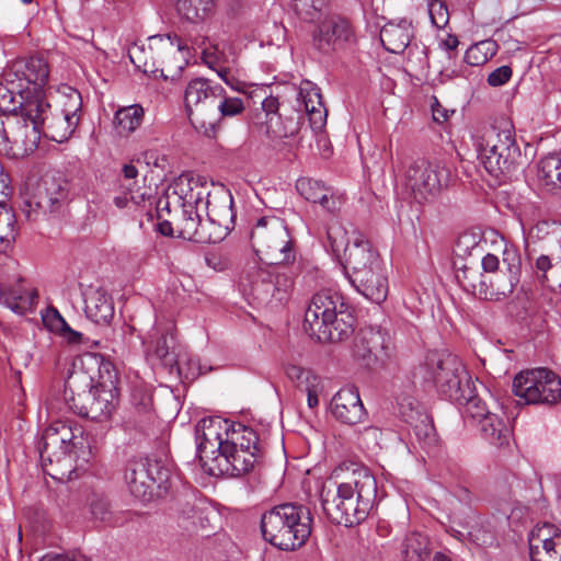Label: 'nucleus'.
<instances>
[{"mask_svg":"<svg viewBox=\"0 0 561 561\" xmlns=\"http://www.w3.org/2000/svg\"><path fill=\"white\" fill-rule=\"evenodd\" d=\"M224 450L214 457L221 473L240 477L250 472L257 460V453L224 445Z\"/></svg>","mask_w":561,"mask_h":561,"instance_id":"a878e982","label":"nucleus"},{"mask_svg":"<svg viewBox=\"0 0 561 561\" xmlns=\"http://www.w3.org/2000/svg\"><path fill=\"white\" fill-rule=\"evenodd\" d=\"M45 116L42 124V133L56 142L68 140L79 125L77 121L60 112L51 114L50 106L45 112Z\"/></svg>","mask_w":561,"mask_h":561,"instance_id":"2f4dec72","label":"nucleus"},{"mask_svg":"<svg viewBox=\"0 0 561 561\" xmlns=\"http://www.w3.org/2000/svg\"><path fill=\"white\" fill-rule=\"evenodd\" d=\"M405 422L411 425L413 436L420 447L430 456L438 451V437L433 421L426 413L415 412L407 416Z\"/></svg>","mask_w":561,"mask_h":561,"instance_id":"cd10ccee","label":"nucleus"},{"mask_svg":"<svg viewBox=\"0 0 561 561\" xmlns=\"http://www.w3.org/2000/svg\"><path fill=\"white\" fill-rule=\"evenodd\" d=\"M119 193L113 197V203L118 209H126L139 206L149 197V188H145L135 182L133 185L121 182L118 184Z\"/></svg>","mask_w":561,"mask_h":561,"instance_id":"58836bf2","label":"nucleus"},{"mask_svg":"<svg viewBox=\"0 0 561 561\" xmlns=\"http://www.w3.org/2000/svg\"><path fill=\"white\" fill-rule=\"evenodd\" d=\"M382 262L378 252L360 232H354L352 244L345 248L344 268L348 276H357L359 273L373 270L374 265Z\"/></svg>","mask_w":561,"mask_h":561,"instance_id":"b1692460","label":"nucleus"},{"mask_svg":"<svg viewBox=\"0 0 561 561\" xmlns=\"http://www.w3.org/2000/svg\"><path fill=\"white\" fill-rule=\"evenodd\" d=\"M37 449L44 471L53 478L57 473H71L75 463L89 462L92 457L82 427L71 421L50 423L43 432Z\"/></svg>","mask_w":561,"mask_h":561,"instance_id":"f03ea898","label":"nucleus"},{"mask_svg":"<svg viewBox=\"0 0 561 561\" xmlns=\"http://www.w3.org/2000/svg\"><path fill=\"white\" fill-rule=\"evenodd\" d=\"M257 442L259 437L252 428L242 424H232L229 439H227L226 445H231L234 448L238 447L259 454Z\"/></svg>","mask_w":561,"mask_h":561,"instance_id":"ea45409f","label":"nucleus"},{"mask_svg":"<svg viewBox=\"0 0 561 561\" xmlns=\"http://www.w3.org/2000/svg\"><path fill=\"white\" fill-rule=\"evenodd\" d=\"M413 37L411 22L401 20L399 23H388L380 31L382 46L392 54H401Z\"/></svg>","mask_w":561,"mask_h":561,"instance_id":"c85d7f7f","label":"nucleus"},{"mask_svg":"<svg viewBox=\"0 0 561 561\" xmlns=\"http://www.w3.org/2000/svg\"><path fill=\"white\" fill-rule=\"evenodd\" d=\"M49 103L42 101L38 96L24 95L19 101V112L8 115L9 141L13 145V153L10 156L25 154L33 152L39 142L43 119L46 117Z\"/></svg>","mask_w":561,"mask_h":561,"instance_id":"6e6552de","label":"nucleus"},{"mask_svg":"<svg viewBox=\"0 0 561 561\" xmlns=\"http://www.w3.org/2000/svg\"><path fill=\"white\" fill-rule=\"evenodd\" d=\"M474 146L481 164L496 179L510 178L520 163L515 128L507 119L484 128L476 136Z\"/></svg>","mask_w":561,"mask_h":561,"instance_id":"20e7f679","label":"nucleus"},{"mask_svg":"<svg viewBox=\"0 0 561 561\" xmlns=\"http://www.w3.org/2000/svg\"><path fill=\"white\" fill-rule=\"evenodd\" d=\"M522 272L520 255L516 248L505 244L502 252V270L484 276L480 297L486 300H503L511 296L519 283Z\"/></svg>","mask_w":561,"mask_h":561,"instance_id":"f3484780","label":"nucleus"},{"mask_svg":"<svg viewBox=\"0 0 561 561\" xmlns=\"http://www.w3.org/2000/svg\"><path fill=\"white\" fill-rule=\"evenodd\" d=\"M538 179L549 192L561 191V154L552 153L542 158L538 164Z\"/></svg>","mask_w":561,"mask_h":561,"instance_id":"72a5a7b5","label":"nucleus"},{"mask_svg":"<svg viewBox=\"0 0 561 561\" xmlns=\"http://www.w3.org/2000/svg\"><path fill=\"white\" fill-rule=\"evenodd\" d=\"M197 520H199V512L194 506L190 505L182 510L179 516V525L186 530H194L197 527Z\"/></svg>","mask_w":561,"mask_h":561,"instance_id":"0e129e2a","label":"nucleus"},{"mask_svg":"<svg viewBox=\"0 0 561 561\" xmlns=\"http://www.w3.org/2000/svg\"><path fill=\"white\" fill-rule=\"evenodd\" d=\"M358 293L374 304L383 302L389 294V283L387 271L378 274L368 280L366 286L360 287Z\"/></svg>","mask_w":561,"mask_h":561,"instance_id":"37998d69","label":"nucleus"},{"mask_svg":"<svg viewBox=\"0 0 561 561\" xmlns=\"http://www.w3.org/2000/svg\"><path fill=\"white\" fill-rule=\"evenodd\" d=\"M553 264L552 260L548 255H540L537 257L535 262V273L538 278L542 280H551V275H553Z\"/></svg>","mask_w":561,"mask_h":561,"instance_id":"680f3d73","label":"nucleus"},{"mask_svg":"<svg viewBox=\"0 0 561 561\" xmlns=\"http://www.w3.org/2000/svg\"><path fill=\"white\" fill-rule=\"evenodd\" d=\"M105 379L101 376L100 386H94V378L83 370L72 371L65 383L64 398L68 408L76 414L102 422L114 412L116 403L113 390L117 379L112 364H105Z\"/></svg>","mask_w":561,"mask_h":561,"instance_id":"7ed1b4c3","label":"nucleus"},{"mask_svg":"<svg viewBox=\"0 0 561 561\" xmlns=\"http://www.w3.org/2000/svg\"><path fill=\"white\" fill-rule=\"evenodd\" d=\"M330 407L333 416L343 424L355 425L362 423L367 416L358 389L355 386L341 388L333 396Z\"/></svg>","mask_w":561,"mask_h":561,"instance_id":"5701e85b","label":"nucleus"},{"mask_svg":"<svg viewBox=\"0 0 561 561\" xmlns=\"http://www.w3.org/2000/svg\"><path fill=\"white\" fill-rule=\"evenodd\" d=\"M8 116H0V153L10 156L13 153V145L9 141Z\"/></svg>","mask_w":561,"mask_h":561,"instance_id":"774afa93","label":"nucleus"},{"mask_svg":"<svg viewBox=\"0 0 561 561\" xmlns=\"http://www.w3.org/2000/svg\"><path fill=\"white\" fill-rule=\"evenodd\" d=\"M170 478L171 472L162 462L148 458L128 461L124 472L129 492L141 501H149L156 489L165 492L170 485Z\"/></svg>","mask_w":561,"mask_h":561,"instance_id":"f8f14e48","label":"nucleus"},{"mask_svg":"<svg viewBox=\"0 0 561 561\" xmlns=\"http://www.w3.org/2000/svg\"><path fill=\"white\" fill-rule=\"evenodd\" d=\"M20 98L18 92L0 87V111L3 113L16 114L19 111Z\"/></svg>","mask_w":561,"mask_h":561,"instance_id":"13d9d810","label":"nucleus"},{"mask_svg":"<svg viewBox=\"0 0 561 561\" xmlns=\"http://www.w3.org/2000/svg\"><path fill=\"white\" fill-rule=\"evenodd\" d=\"M297 15L307 22L313 21L329 3V0H291Z\"/></svg>","mask_w":561,"mask_h":561,"instance_id":"8fccbe9b","label":"nucleus"},{"mask_svg":"<svg viewBox=\"0 0 561 561\" xmlns=\"http://www.w3.org/2000/svg\"><path fill=\"white\" fill-rule=\"evenodd\" d=\"M455 277L459 285L467 291L477 293L480 295L481 284L484 282V276L478 271L477 267L463 265L458 267Z\"/></svg>","mask_w":561,"mask_h":561,"instance_id":"a18cd8bd","label":"nucleus"},{"mask_svg":"<svg viewBox=\"0 0 561 561\" xmlns=\"http://www.w3.org/2000/svg\"><path fill=\"white\" fill-rule=\"evenodd\" d=\"M299 193L309 202L319 203L327 194L328 187L321 182L311 179H300L296 184Z\"/></svg>","mask_w":561,"mask_h":561,"instance_id":"603ef678","label":"nucleus"},{"mask_svg":"<svg viewBox=\"0 0 561 561\" xmlns=\"http://www.w3.org/2000/svg\"><path fill=\"white\" fill-rule=\"evenodd\" d=\"M391 340L388 333L379 328L362 329L353 344V357L359 365L370 368L382 364L390 356Z\"/></svg>","mask_w":561,"mask_h":561,"instance_id":"aec40b11","label":"nucleus"},{"mask_svg":"<svg viewBox=\"0 0 561 561\" xmlns=\"http://www.w3.org/2000/svg\"><path fill=\"white\" fill-rule=\"evenodd\" d=\"M513 70L510 66H501L488 76V83L491 87H502L512 78Z\"/></svg>","mask_w":561,"mask_h":561,"instance_id":"e2e57ef3","label":"nucleus"},{"mask_svg":"<svg viewBox=\"0 0 561 561\" xmlns=\"http://www.w3.org/2000/svg\"><path fill=\"white\" fill-rule=\"evenodd\" d=\"M513 393L525 404L556 403L561 398V379L547 368L522 371L513 380Z\"/></svg>","mask_w":561,"mask_h":561,"instance_id":"ddd939ff","label":"nucleus"},{"mask_svg":"<svg viewBox=\"0 0 561 561\" xmlns=\"http://www.w3.org/2000/svg\"><path fill=\"white\" fill-rule=\"evenodd\" d=\"M232 424L219 416L201 420L195 426L197 455L203 461L214 459L224 450Z\"/></svg>","mask_w":561,"mask_h":561,"instance_id":"412c9836","label":"nucleus"},{"mask_svg":"<svg viewBox=\"0 0 561 561\" xmlns=\"http://www.w3.org/2000/svg\"><path fill=\"white\" fill-rule=\"evenodd\" d=\"M327 241L331 248V251L337 256L342 251L345 253V248L352 244V238H347L346 230L337 221H332L329 224L327 228Z\"/></svg>","mask_w":561,"mask_h":561,"instance_id":"de8ad7c7","label":"nucleus"},{"mask_svg":"<svg viewBox=\"0 0 561 561\" xmlns=\"http://www.w3.org/2000/svg\"><path fill=\"white\" fill-rule=\"evenodd\" d=\"M7 81L11 84L19 81L18 95L38 96L42 101L45 98L44 88L49 79V66L47 60L42 56H30L16 59L12 62L5 73Z\"/></svg>","mask_w":561,"mask_h":561,"instance_id":"2eb2a0df","label":"nucleus"},{"mask_svg":"<svg viewBox=\"0 0 561 561\" xmlns=\"http://www.w3.org/2000/svg\"><path fill=\"white\" fill-rule=\"evenodd\" d=\"M144 108L138 105L122 107L115 112L114 125L118 135L128 136L134 133L142 123Z\"/></svg>","mask_w":561,"mask_h":561,"instance_id":"c9c22d12","label":"nucleus"},{"mask_svg":"<svg viewBox=\"0 0 561 561\" xmlns=\"http://www.w3.org/2000/svg\"><path fill=\"white\" fill-rule=\"evenodd\" d=\"M354 317L343 297L332 290L313 295L305 313V328L320 341L337 342L353 332Z\"/></svg>","mask_w":561,"mask_h":561,"instance_id":"423d86ee","label":"nucleus"},{"mask_svg":"<svg viewBox=\"0 0 561 561\" xmlns=\"http://www.w3.org/2000/svg\"><path fill=\"white\" fill-rule=\"evenodd\" d=\"M287 377L296 382V386L301 390L308 383H314L319 377L314 375L311 370L305 369L297 365H289L286 368Z\"/></svg>","mask_w":561,"mask_h":561,"instance_id":"6e6d98bb","label":"nucleus"},{"mask_svg":"<svg viewBox=\"0 0 561 561\" xmlns=\"http://www.w3.org/2000/svg\"><path fill=\"white\" fill-rule=\"evenodd\" d=\"M260 129L270 139H284L294 137L299 130V121L295 117H283L280 114L273 119L262 121Z\"/></svg>","mask_w":561,"mask_h":561,"instance_id":"f704fd0d","label":"nucleus"},{"mask_svg":"<svg viewBox=\"0 0 561 561\" xmlns=\"http://www.w3.org/2000/svg\"><path fill=\"white\" fill-rule=\"evenodd\" d=\"M251 241L262 260L270 265L287 264L295 260L288 228L278 217H261L251 231Z\"/></svg>","mask_w":561,"mask_h":561,"instance_id":"9d476101","label":"nucleus"},{"mask_svg":"<svg viewBox=\"0 0 561 561\" xmlns=\"http://www.w3.org/2000/svg\"><path fill=\"white\" fill-rule=\"evenodd\" d=\"M322 507L330 520L352 527L364 522L373 510L377 497V481L367 469L353 473L351 481L339 483L335 490H323Z\"/></svg>","mask_w":561,"mask_h":561,"instance_id":"f257e3e1","label":"nucleus"},{"mask_svg":"<svg viewBox=\"0 0 561 561\" xmlns=\"http://www.w3.org/2000/svg\"><path fill=\"white\" fill-rule=\"evenodd\" d=\"M42 319L45 327L51 332L61 333L68 324L60 312L54 307H48L42 314Z\"/></svg>","mask_w":561,"mask_h":561,"instance_id":"4d7b16f0","label":"nucleus"},{"mask_svg":"<svg viewBox=\"0 0 561 561\" xmlns=\"http://www.w3.org/2000/svg\"><path fill=\"white\" fill-rule=\"evenodd\" d=\"M82 111V98L78 90L65 85L61 91V110L60 113L80 122Z\"/></svg>","mask_w":561,"mask_h":561,"instance_id":"c03bdc74","label":"nucleus"},{"mask_svg":"<svg viewBox=\"0 0 561 561\" xmlns=\"http://www.w3.org/2000/svg\"><path fill=\"white\" fill-rule=\"evenodd\" d=\"M179 16L192 24H204L216 12V0H174Z\"/></svg>","mask_w":561,"mask_h":561,"instance_id":"c756f323","label":"nucleus"},{"mask_svg":"<svg viewBox=\"0 0 561 561\" xmlns=\"http://www.w3.org/2000/svg\"><path fill=\"white\" fill-rule=\"evenodd\" d=\"M386 267L382 262L379 264H375L373 270H368L366 272L359 273L357 276H348V279L352 286L358 291L360 287L366 286L368 280L375 277L378 274L386 272Z\"/></svg>","mask_w":561,"mask_h":561,"instance_id":"bf43d9fd","label":"nucleus"},{"mask_svg":"<svg viewBox=\"0 0 561 561\" xmlns=\"http://www.w3.org/2000/svg\"><path fill=\"white\" fill-rule=\"evenodd\" d=\"M279 102L278 99L270 95L262 101V114L259 115L260 123L262 121L273 119L274 116H278Z\"/></svg>","mask_w":561,"mask_h":561,"instance_id":"69168bd1","label":"nucleus"},{"mask_svg":"<svg viewBox=\"0 0 561 561\" xmlns=\"http://www.w3.org/2000/svg\"><path fill=\"white\" fill-rule=\"evenodd\" d=\"M559 230H560V226L557 222L541 220V221H538L536 225H534L530 228L529 234L533 238L543 239V238L548 237L549 234L557 233Z\"/></svg>","mask_w":561,"mask_h":561,"instance_id":"052dcab7","label":"nucleus"},{"mask_svg":"<svg viewBox=\"0 0 561 561\" xmlns=\"http://www.w3.org/2000/svg\"><path fill=\"white\" fill-rule=\"evenodd\" d=\"M426 365L437 391L447 400L462 404L472 393L471 378L458 356L432 353Z\"/></svg>","mask_w":561,"mask_h":561,"instance_id":"9b49d317","label":"nucleus"},{"mask_svg":"<svg viewBox=\"0 0 561 561\" xmlns=\"http://www.w3.org/2000/svg\"><path fill=\"white\" fill-rule=\"evenodd\" d=\"M356 42L357 36L353 22L341 14L328 15L312 32L313 47L325 55L346 50Z\"/></svg>","mask_w":561,"mask_h":561,"instance_id":"dca6fc26","label":"nucleus"},{"mask_svg":"<svg viewBox=\"0 0 561 561\" xmlns=\"http://www.w3.org/2000/svg\"><path fill=\"white\" fill-rule=\"evenodd\" d=\"M528 543L530 561H561V530L553 524L535 526Z\"/></svg>","mask_w":561,"mask_h":561,"instance_id":"4be33fe9","label":"nucleus"},{"mask_svg":"<svg viewBox=\"0 0 561 561\" xmlns=\"http://www.w3.org/2000/svg\"><path fill=\"white\" fill-rule=\"evenodd\" d=\"M299 99L309 116L311 128L321 130L327 122V108L322 103L320 89L318 87L300 88Z\"/></svg>","mask_w":561,"mask_h":561,"instance_id":"473e14b6","label":"nucleus"},{"mask_svg":"<svg viewBox=\"0 0 561 561\" xmlns=\"http://www.w3.org/2000/svg\"><path fill=\"white\" fill-rule=\"evenodd\" d=\"M84 313L96 324H108L114 317V302L103 288L90 287L83 294Z\"/></svg>","mask_w":561,"mask_h":561,"instance_id":"bb28decb","label":"nucleus"},{"mask_svg":"<svg viewBox=\"0 0 561 561\" xmlns=\"http://www.w3.org/2000/svg\"><path fill=\"white\" fill-rule=\"evenodd\" d=\"M210 203L208 196H203L201 201L192 204H183L180 216L176 220L179 237L197 243H216L222 239V236H214L209 231L211 225H218L225 229L224 236L229 233L234 227L236 213L233 210V198L229 196L228 203H225L220 209L213 207L207 211V221L202 220V210H207Z\"/></svg>","mask_w":561,"mask_h":561,"instance_id":"0eeeda50","label":"nucleus"},{"mask_svg":"<svg viewBox=\"0 0 561 561\" xmlns=\"http://www.w3.org/2000/svg\"><path fill=\"white\" fill-rule=\"evenodd\" d=\"M244 110V104L242 99L236 96H226V92L224 91V95L218 99L216 102V117L217 123L220 118L225 117H233L241 114Z\"/></svg>","mask_w":561,"mask_h":561,"instance_id":"3c124183","label":"nucleus"},{"mask_svg":"<svg viewBox=\"0 0 561 561\" xmlns=\"http://www.w3.org/2000/svg\"><path fill=\"white\" fill-rule=\"evenodd\" d=\"M69 184L61 176H45L35 194V205L43 213L58 211L68 198Z\"/></svg>","mask_w":561,"mask_h":561,"instance_id":"393cba45","label":"nucleus"},{"mask_svg":"<svg viewBox=\"0 0 561 561\" xmlns=\"http://www.w3.org/2000/svg\"><path fill=\"white\" fill-rule=\"evenodd\" d=\"M461 405H465L466 416L476 421L477 423H480L481 419H484L491 412L485 402L479 397L474 396L473 392L463 399V403Z\"/></svg>","mask_w":561,"mask_h":561,"instance_id":"864d4df0","label":"nucleus"},{"mask_svg":"<svg viewBox=\"0 0 561 561\" xmlns=\"http://www.w3.org/2000/svg\"><path fill=\"white\" fill-rule=\"evenodd\" d=\"M203 196H209L206 179L188 172L182 173L165 194L157 201L158 217L161 218L163 213L170 214L173 206L181 210L183 204L195 203Z\"/></svg>","mask_w":561,"mask_h":561,"instance_id":"6ab92c4d","label":"nucleus"},{"mask_svg":"<svg viewBox=\"0 0 561 561\" xmlns=\"http://www.w3.org/2000/svg\"><path fill=\"white\" fill-rule=\"evenodd\" d=\"M311 528L310 511L295 503L276 505L261 517L263 538L284 551L302 547L311 535Z\"/></svg>","mask_w":561,"mask_h":561,"instance_id":"39448f33","label":"nucleus"},{"mask_svg":"<svg viewBox=\"0 0 561 561\" xmlns=\"http://www.w3.org/2000/svg\"><path fill=\"white\" fill-rule=\"evenodd\" d=\"M88 501L90 513L95 520L111 526L118 524L111 510V504L103 492L93 491Z\"/></svg>","mask_w":561,"mask_h":561,"instance_id":"a19ab883","label":"nucleus"},{"mask_svg":"<svg viewBox=\"0 0 561 561\" xmlns=\"http://www.w3.org/2000/svg\"><path fill=\"white\" fill-rule=\"evenodd\" d=\"M224 95V88L205 78L192 79L184 91V104L190 123L206 137L217 133L216 102Z\"/></svg>","mask_w":561,"mask_h":561,"instance_id":"1a4fd4ad","label":"nucleus"},{"mask_svg":"<svg viewBox=\"0 0 561 561\" xmlns=\"http://www.w3.org/2000/svg\"><path fill=\"white\" fill-rule=\"evenodd\" d=\"M495 43L483 41L472 45L465 54V60L470 66H481L495 55Z\"/></svg>","mask_w":561,"mask_h":561,"instance_id":"49530a36","label":"nucleus"},{"mask_svg":"<svg viewBox=\"0 0 561 561\" xmlns=\"http://www.w3.org/2000/svg\"><path fill=\"white\" fill-rule=\"evenodd\" d=\"M149 351L161 362L165 367L171 370L176 369L179 374H182V356L175 354L173 345V336L167 332H159L150 335Z\"/></svg>","mask_w":561,"mask_h":561,"instance_id":"7c9ffc66","label":"nucleus"},{"mask_svg":"<svg viewBox=\"0 0 561 561\" xmlns=\"http://www.w3.org/2000/svg\"><path fill=\"white\" fill-rule=\"evenodd\" d=\"M319 204L328 211H337L343 204V196L333 192L332 188L328 187L327 194L323 199H320Z\"/></svg>","mask_w":561,"mask_h":561,"instance_id":"338daca9","label":"nucleus"},{"mask_svg":"<svg viewBox=\"0 0 561 561\" xmlns=\"http://www.w3.org/2000/svg\"><path fill=\"white\" fill-rule=\"evenodd\" d=\"M483 436L491 444L502 446L508 440L510 430L505 421L496 413L490 412L481 422L478 423Z\"/></svg>","mask_w":561,"mask_h":561,"instance_id":"4c0bfd02","label":"nucleus"},{"mask_svg":"<svg viewBox=\"0 0 561 561\" xmlns=\"http://www.w3.org/2000/svg\"><path fill=\"white\" fill-rule=\"evenodd\" d=\"M15 224L12 209L0 204V244L9 245L15 239Z\"/></svg>","mask_w":561,"mask_h":561,"instance_id":"09e8293b","label":"nucleus"},{"mask_svg":"<svg viewBox=\"0 0 561 561\" xmlns=\"http://www.w3.org/2000/svg\"><path fill=\"white\" fill-rule=\"evenodd\" d=\"M403 554L405 561H424L428 554V539L419 533H411L404 539Z\"/></svg>","mask_w":561,"mask_h":561,"instance_id":"79ce46f5","label":"nucleus"},{"mask_svg":"<svg viewBox=\"0 0 561 561\" xmlns=\"http://www.w3.org/2000/svg\"><path fill=\"white\" fill-rule=\"evenodd\" d=\"M449 170L439 162L419 158L404 173V184L417 202L435 197L448 184Z\"/></svg>","mask_w":561,"mask_h":561,"instance_id":"4468645a","label":"nucleus"},{"mask_svg":"<svg viewBox=\"0 0 561 561\" xmlns=\"http://www.w3.org/2000/svg\"><path fill=\"white\" fill-rule=\"evenodd\" d=\"M427 8L432 24L436 28H444L449 22V12L446 3L443 0H430Z\"/></svg>","mask_w":561,"mask_h":561,"instance_id":"5fc2aeb1","label":"nucleus"},{"mask_svg":"<svg viewBox=\"0 0 561 561\" xmlns=\"http://www.w3.org/2000/svg\"><path fill=\"white\" fill-rule=\"evenodd\" d=\"M174 43L170 35L152 36L149 38L148 48L136 46L129 50L131 62L145 73L158 76L160 73L164 79H174L170 75L165 58L174 54Z\"/></svg>","mask_w":561,"mask_h":561,"instance_id":"a211bd4d","label":"nucleus"},{"mask_svg":"<svg viewBox=\"0 0 561 561\" xmlns=\"http://www.w3.org/2000/svg\"><path fill=\"white\" fill-rule=\"evenodd\" d=\"M36 294L21 287H0V301L15 313H25L33 305Z\"/></svg>","mask_w":561,"mask_h":561,"instance_id":"e433bc0d","label":"nucleus"}]
</instances>
